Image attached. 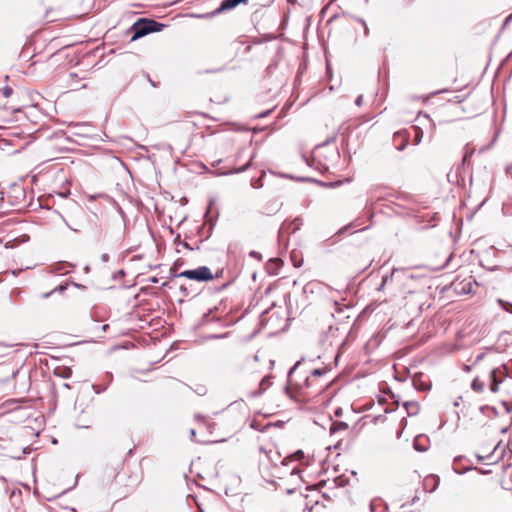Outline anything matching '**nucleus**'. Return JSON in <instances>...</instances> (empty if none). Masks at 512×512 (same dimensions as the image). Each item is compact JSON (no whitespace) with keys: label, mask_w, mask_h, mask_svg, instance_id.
<instances>
[{"label":"nucleus","mask_w":512,"mask_h":512,"mask_svg":"<svg viewBox=\"0 0 512 512\" xmlns=\"http://www.w3.org/2000/svg\"><path fill=\"white\" fill-rule=\"evenodd\" d=\"M248 166H249V163H246V164L244 165V167H242V169H241V170H245V168H247Z\"/></svg>","instance_id":"obj_20"},{"label":"nucleus","mask_w":512,"mask_h":512,"mask_svg":"<svg viewBox=\"0 0 512 512\" xmlns=\"http://www.w3.org/2000/svg\"><path fill=\"white\" fill-rule=\"evenodd\" d=\"M506 371L503 368L492 366L485 367L471 382V389L476 393H484L486 386L492 393L499 391V385L506 379Z\"/></svg>","instance_id":"obj_2"},{"label":"nucleus","mask_w":512,"mask_h":512,"mask_svg":"<svg viewBox=\"0 0 512 512\" xmlns=\"http://www.w3.org/2000/svg\"><path fill=\"white\" fill-rule=\"evenodd\" d=\"M223 274L224 269H219L214 274L210 268L206 266H199L196 269L182 271L177 275V277L186 278L197 282H208L214 278H222Z\"/></svg>","instance_id":"obj_3"},{"label":"nucleus","mask_w":512,"mask_h":512,"mask_svg":"<svg viewBox=\"0 0 512 512\" xmlns=\"http://www.w3.org/2000/svg\"><path fill=\"white\" fill-rule=\"evenodd\" d=\"M248 166H249V163H246V164L244 165V167H242V169H241V170H245V168H247Z\"/></svg>","instance_id":"obj_23"},{"label":"nucleus","mask_w":512,"mask_h":512,"mask_svg":"<svg viewBox=\"0 0 512 512\" xmlns=\"http://www.w3.org/2000/svg\"><path fill=\"white\" fill-rule=\"evenodd\" d=\"M326 370L307 371L297 363L290 371L288 391L298 401H308L322 392L330 383L325 379Z\"/></svg>","instance_id":"obj_1"},{"label":"nucleus","mask_w":512,"mask_h":512,"mask_svg":"<svg viewBox=\"0 0 512 512\" xmlns=\"http://www.w3.org/2000/svg\"><path fill=\"white\" fill-rule=\"evenodd\" d=\"M335 413H336V415H340V409H337V410L335 411Z\"/></svg>","instance_id":"obj_24"},{"label":"nucleus","mask_w":512,"mask_h":512,"mask_svg":"<svg viewBox=\"0 0 512 512\" xmlns=\"http://www.w3.org/2000/svg\"><path fill=\"white\" fill-rule=\"evenodd\" d=\"M361 100H362V97H361V96H360V97H358V99L356 100V104H357V105H360Z\"/></svg>","instance_id":"obj_17"},{"label":"nucleus","mask_w":512,"mask_h":512,"mask_svg":"<svg viewBox=\"0 0 512 512\" xmlns=\"http://www.w3.org/2000/svg\"><path fill=\"white\" fill-rule=\"evenodd\" d=\"M248 166H249V163H246V164L244 165V167H242V169H241V170H245V168H247Z\"/></svg>","instance_id":"obj_21"},{"label":"nucleus","mask_w":512,"mask_h":512,"mask_svg":"<svg viewBox=\"0 0 512 512\" xmlns=\"http://www.w3.org/2000/svg\"><path fill=\"white\" fill-rule=\"evenodd\" d=\"M438 479L435 476L426 477L424 480L425 487H430V490L433 491L437 486Z\"/></svg>","instance_id":"obj_9"},{"label":"nucleus","mask_w":512,"mask_h":512,"mask_svg":"<svg viewBox=\"0 0 512 512\" xmlns=\"http://www.w3.org/2000/svg\"><path fill=\"white\" fill-rule=\"evenodd\" d=\"M165 27L164 24L159 23L152 19L140 18L136 21L132 27L131 31L133 32L132 41L141 38L149 33L160 32Z\"/></svg>","instance_id":"obj_4"},{"label":"nucleus","mask_w":512,"mask_h":512,"mask_svg":"<svg viewBox=\"0 0 512 512\" xmlns=\"http://www.w3.org/2000/svg\"><path fill=\"white\" fill-rule=\"evenodd\" d=\"M247 1L248 0H224L221 3V6H220L219 10H230V9L235 8L236 6H238L240 4L247 3Z\"/></svg>","instance_id":"obj_7"},{"label":"nucleus","mask_w":512,"mask_h":512,"mask_svg":"<svg viewBox=\"0 0 512 512\" xmlns=\"http://www.w3.org/2000/svg\"><path fill=\"white\" fill-rule=\"evenodd\" d=\"M394 143L398 150H403L408 143V135L404 132H397L393 137Z\"/></svg>","instance_id":"obj_6"},{"label":"nucleus","mask_w":512,"mask_h":512,"mask_svg":"<svg viewBox=\"0 0 512 512\" xmlns=\"http://www.w3.org/2000/svg\"><path fill=\"white\" fill-rule=\"evenodd\" d=\"M474 148L469 147L468 145L465 147V153L463 156V164L469 163L473 154H474Z\"/></svg>","instance_id":"obj_12"},{"label":"nucleus","mask_w":512,"mask_h":512,"mask_svg":"<svg viewBox=\"0 0 512 512\" xmlns=\"http://www.w3.org/2000/svg\"><path fill=\"white\" fill-rule=\"evenodd\" d=\"M248 166H249V163H246V164L244 165V167H242V169H241V170H245V168H247Z\"/></svg>","instance_id":"obj_22"},{"label":"nucleus","mask_w":512,"mask_h":512,"mask_svg":"<svg viewBox=\"0 0 512 512\" xmlns=\"http://www.w3.org/2000/svg\"><path fill=\"white\" fill-rule=\"evenodd\" d=\"M404 407L409 415H416L420 409L419 404L414 401L405 402Z\"/></svg>","instance_id":"obj_8"},{"label":"nucleus","mask_w":512,"mask_h":512,"mask_svg":"<svg viewBox=\"0 0 512 512\" xmlns=\"http://www.w3.org/2000/svg\"><path fill=\"white\" fill-rule=\"evenodd\" d=\"M10 93H11V89H9V88L5 89V92H4L5 96H9Z\"/></svg>","instance_id":"obj_16"},{"label":"nucleus","mask_w":512,"mask_h":512,"mask_svg":"<svg viewBox=\"0 0 512 512\" xmlns=\"http://www.w3.org/2000/svg\"><path fill=\"white\" fill-rule=\"evenodd\" d=\"M456 99H457V102H462V99L460 98V96H456Z\"/></svg>","instance_id":"obj_19"},{"label":"nucleus","mask_w":512,"mask_h":512,"mask_svg":"<svg viewBox=\"0 0 512 512\" xmlns=\"http://www.w3.org/2000/svg\"><path fill=\"white\" fill-rule=\"evenodd\" d=\"M498 302L505 311L512 314V303L505 302L501 299H499Z\"/></svg>","instance_id":"obj_14"},{"label":"nucleus","mask_w":512,"mask_h":512,"mask_svg":"<svg viewBox=\"0 0 512 512\" xmlns=\"http://www.w3.org/2000/svg\"><path fill=\"white\" fill-rule=\"evenodd\" d=\"M468 85V82L464 78L463 75H459L457 71H455V76H453L448 81V87L438 91L437 93L444 92H457L463 90Z\"/></svg>","instance_id":"obj_5"},{"label":"nucleus","mask_w":512,"mask_h":512,"mask_svg":"<svg viewBox=\"0 0 512 512\" xmlns=\"http://www.w3.org/2000/svg\"><path fill=\"white\" fill-rule=\"evenodd\" d=\"M412 129H413V132H414L413 142H414L415 145H417V144L420 143V141L422 139L423 132H422V130L418 126H413Z\"/></svg>","instance_id":"obj_11"},{"label":"nucleus","mask_w":512,"mask_h":512,"mask_svg":"<svg viewBox=\"0 0 512 512\" xmlns=\"http://www.w3.org/2000/svg\"><path fill=\"white\" fill-rule=\"evenodd\" d=\"M9 350H10V346L0 343V360H2L5 356L8 355Z\"/></svg>","instance_id":"obj_13"},{"label":"nucleus","mask_w":512,"mask_h":512,"mask_svg":"<svg viewBox=\"0 0 512 512\" xmlns=\"http://www.w3.org/2000/svg\"><path fill=\"white\" fill-rule=\"evenodd\" d=\"M479 359H480V357H479L477 360H479ZM478 366H479V363H478V361H476V362L474 363V368H478Z\"/></svg>","instance_id":"obj_18"},{"label":"nucleus","mask_w":512,"mask_h":512,"mask_svg":"<svg viewBox=\"0 0 512 512\" xmlns=\"http://www.w3.org/2000/svg\"><path fill=\"white\" fill-rule=\"evenodd\" d=\"M65 289H66V285H59L57 288L53 289L50 293L63 292Z\"/></svg>","instance_id":"obj_15"},{"label":"nucleus","mask_w":512,"mask_h":512,"mask_svg":"<svg viewBox=\"0 0 512 512\" xmlns=\"http://www.w3.org/2000/svg\"><path fill=\"white\" fill-rule=\"evenodd\" d=\"M348 424L345 422H334L330 428V432L333 434L339 430H347Z\"/></svg>","instance_id":"obj_10"}]
</instances>
